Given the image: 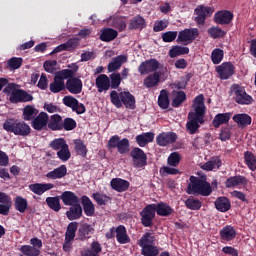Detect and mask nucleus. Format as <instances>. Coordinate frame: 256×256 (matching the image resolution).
<instances>
[{
  "mask_svg": "<svg viewBox=\"0 0 256 256\" xmlns=\"http://www.w3.org/2000/svg\"><path fill=\"white\" fill-rule=\"evenodd\" d=\"M214 205L217 211H220V213H227V211L231 209V200L225 196H220L216 199Z\"/></svg>",
  "mask_w": 256,
  "mask_h": 256,
  "instance_id": "nucleus-34",
  "label": "nucleus"
},
{
  "mask_svg": "<svg viewBox=\"0 0 256 256\" xmlns=\"http://www.w3.org/2000/svg\"><path fill=\"white\" fill-rule=\"evenodd\" d=\"M184 203L187 209L191 211H199L202 207L201 200L195 198H188Z\"/></svg>",
  "mask_w": 256,
  "mask_h": 256,
  "instance_id": "nucleus-56",
  "label": "nucleus"
},
{
  "mask_svg": "<svg viewBox=\"0 0 256 256\" xmlns=\"http://www.w3.org/2000/svg\"><path fill=\"white\" fill-rule=\"evenodd\" d=\"M141 247V254L144 256H158L159 255V247L155 246V244H150Z\"/></svg>",
  "mask_w": 256,
  "mask_h": 256,
  "instance_id": "nucleus-52",
  "label": "nucleus"
},
{
  "mask_svg": "<svg viewBox=\"0 0 256 256\" xmlns=\"http://www.w3.org/2000/svg\"><path fill=\"white\" fill-rule=\"evenodd\" d=\"M46 204L49 209L55 211V213H59V211H61V196L47 197Z\"/></svg>",
  "mask_w": 256,
  "mask_h": 256,
  "instance_id": "nucleus-45",
  "label": "nucleus"
},
{
  "mask_svg": "<svg viewBox=\"0 0 256 256\" xmlns=\"http://www.w3.org/2000/svg\"><path fill=\"white\" fill-rule=\"evenodd\" d=\"M108 79H110V89H119L121 81H123L121 73L119 72H113L108 76Z\"/></svg>",
  "mask_w": 256,
  "mask_h": 256,
  "instance_id": "nucleus-51",
  "label": "nucleus"
},
{
  "mask_svg": "<svg viewBox=\"0 0 256 256\" xmlns=\"http://www.w3.org/2000/svg\"><path fill=\"white\" fill-rule=\"evenodd\" d=\"M4 93L9 95L10 103H29V101H33V95L23 89H17V85L15 83L8 84L4 88Z\"/></svg>",
  "mask_w": 256,
  "mask_h": 256,
  "instance_id": "nucleus-5",
  "label": "nucleus"
},
{
  "mask_svg": "<svg viewBox=\"0 0 256 256\" xmlns=\"http://www.w3.org/2000/svg\"><path fill=\"white\" fill-rule=\"evenodd\" d=\"M244 161L250 171H256V156L251 151L244 153Z\"/></svg>",
  "mask_w": 256,
  "mask_h": 256,
  "instance_id": "nucleus-49",
  "label": "nucleus"
},
{
  "mask_svg": "<svg viewBox=\"0 0 256 256\" xmlns=\"http://www.w3.org/2000/svg\"><path fill=\"white\" fill-rule=\"evenodd\" d=\"M196 37H199V29L186 28L179 32L177 43H193Z\"/></svg>",
  "mask_w": 256,
  "mask_h": 256,
  "instance_id": "nucleus-14",
  "label": "nucleus"
},
{
  "mask_svg": "<svg viewBox=\"0 0 256 256\" xmlns=\"http://www.w3.org/2000/svg\"><path fill=\"white\" fill-rule=\"evenodd\" d=\"M131 183L123 178H113L110 181V186L117 193H125L130 187Z\"/></svg>",
  "mask_w": 256,
  "mask_h": 256,
  "instance_id": "nucleus-22",
  "label": "nucleus"
},
{
  "mask_svg": "<svg viewBox=\"0 0 256 256\" xmlns=\"http://www.w3.org/2000/svg\"><path fill=\"white\" fill-rule=\"evenodd\" d=\"M27 207H29L27 199L22 196H16L14 198V209L16 211H19V213H25L27 211Z\"/></svg>",
  "mask_w": 256,
  "mask_h": 256,
  "instance_id": "nucleus-44",
  "label": "nucleus"
},
{
  "mask_svg": "<svg viewBox=\"0 0 256 256\" xmlns=\"http://www.w3.org/2000/svg\"><path fill=\"white\" fill-rule=\"evenodd\" d=\"M155 140V133L145 132L136 136V143L139 147H146L148 143H153Z\"/></svg>",
  "mask_w": 256,
  "mask_h": 256,
  "instance_id": "nucleus-38",
  "label": "nucleus"
},
{
  "mask_svg": "<svg viewBox=\"0 0 256 256\" xmlns=\"http://www.w3.org/2000/svg\"><path fill=\"white\" fill-rule=\"evenodd\" d=\"M156 213L159 217H169V215H173V208L165 202L146 205L140 212V221L143 227H153Z\"/></svg>",
  "mask_w": 256,
  "mask_h": 256,
  "instance_id": "nucleus-1",
  "label": "nucleus"
},
{
  "mask_svg": "<svg viewBox=\"0 0 256 256\" xmlns=\"http://www.w3.org/2000/svg\"><path fill=\"white\" fill-rule=\"evenodd\" d=\"M92 199L99 205L100 207L103 205H107V203H110L111 197L107 196L106 194L95 192L92 194Z\"/></svg>",
  "mask_w": 256,
  "mask_h": 256,
  "instance_id": "nucleus-53",
  "label": "nucleus"
},
{
  "mask_svg": "<svg viewBox=\"0 0 256 256\" xmlns=\"http://www.w3.org/2000/svg\"><path fill=\"white\" fill-rule=\"evenodd\" d=\"M216 73L219 79L227 81V79H231L235 75V65L231 62H224L216 67Z\"/></svg>",
  "mask_w": 256,
  "mask_h": 256,
  "instance_id": "nucleus-11",
  "label": "nucleus"
},
{
  "mask_svg": "<svg viewBox=\"0 0 256 256\" xmlns=\"http://www.w3.org/2000/svg\"><path fill=\"white\" fill-rule=\"evenodd\" d=\"M131 144L129 142V139L123 138L118 143L117 151L120 155H125L129 153Z\"/></svg>",
  "mask_w": 256,
  "mask_h": 256,
  "instance_id": "nucleus-57",
  "label": "nucleus"
},
{
  "mask_svg": "<svg viewBox=\"0 0 256 256\" xmlns=\"http://www.w3.org/2000/svg\"><path fill=\"white\" fill-rule=\"evenodd\" d=\"M66 217L69 221H77L83 217V207L81 203L70 206L69 210L66 212Z\"/></svg>",
  "mask_w": 256,
  "mask_h": 256,
  "instance_id": "nucleus-27",
  "label": "nucleus"
},
{
  "mask_svg": "<svg viewBox=\"0 0 256 256\" xmlns=\"http://www.w3.org/2000/svg\"><path fill=\"white\" fill-rule=\"evenodd\" d=\"M77 128V122L73 118H65L62 120V130L64 131H73Z\"/></svg>",
  "mask_w": 256,
  "mask_h": 256,
  "instance_id": "nucleus-62",
  "label": "nucleus"
},
{
  "mask_svg": "<svg viewBox=\"0 0 256 256\" xmlns=\"http://www.w3.org/2000/svg\"><path fill=\"white\" fill-rule=\"evenodd\" d=\"M123 63H127L126 55H118L114 57L112 61L108 64V73H115V71H119Z\"/></svg>",
  "mask_w": 256,
  "mask_h": 256,
  "instance_id": "nucleus-29",
  "label": "nucleus"
},
{
  "mask_svg": "<svg viewBox=\"0 0 256 256\" xmlns=\"http://www.w3.org/2000/svg\"><path fill=\"white\" fill-rule=\"evenodd\" d=\"M67 146V141H65L63 138H56L50 142L51 149L58 152L66 148Z\"/></svg>",
  "mask_w": 256,
  "mask_h": 256,
  "instance_id": "nucleus-58",
  "label": "nucleus"
},
{
  "mask_svg": "<svg viewBox=\"0 0 256 256\" xmlns=\"http://www.w3.org/2000/svg\"><path fill=\"white\" fill-rule=\"evenodd\" d=\"M48 129L51 131H63V117L59 114L48 116Z\"/></svg>",
  "mask_w": 256,
  "mask_h": 256,
  "instance_id": "nucleus-26",
  "label": "nucleus"
},
{
  "mask_svg": "<svg viewBox=\"0 0 256 256\" xmlns=\"http://www.w3.org/2000/svg\"><path fill=\"white\" fill-rule=\"evenodd\" d=\"M110 100L111 103L114 104L115 107H117V109H121V107H124L126 109H135L136 105V101H135V96H133V94H131V92L129 91H123L118 93L117 91L113 90L110 93Z\"/></svg>",
  "mask_w": 256,
  "mask_h": 256,
  "instance_id": "nucleus-3",
  "label": "nucleus"
},
{
  "mask_svg": "<svg viewBox=\"0 0 256 256\" xmlns=\"http://www.w3.org/2000/svg\"><path fill=\"white\" fill-rule=\"evenodd\" d=\"M234 123H237L238 127H248V125H251V116L248 114L242 113V114H236L232 117Z\"/></svg>",
  "mask_w": 256,
  "mask_h": 256,
  "instance_id": "nucleus-42",
  "label": "nucleus"
},
{
  "mask_svg": "<svg viewBox=\"0 0 256 256\" xmlns=\"http://www.w3.org/2000/svg\"><path fill=\"white\" fill-rule=\"evenodd\" d=\"M49 123V114L40 112L31 122V127L35 131H43L47 129Z\"/></svg>",
  "mask_w": 256,
  "mask_h": 256,
  "instance_id": "nucleus-15",
  "label": "nucleus"
},
{
  "mask_svg": "<svg viewBox=\"0 0 256 256\" xmlns=\"http://www.w3.org/2000/svg\"><path fill=\"white\" fill-rule=\"evenodd\" d=\"M249 180L245 176L236 175L231 176L225 181V187L227 189H233V187H239V185H247Z\"/></svg>",
  "mask_w": 256,
  "mask_h": 256,
  "instance_id": "nucleus-25",
  "label": "nucleus"
},
{
  "mask_svg": "<svg viewBox=\"0 0 256 256\" xmlns=\"http://www.w3.org/2000/svg\"><path fill=\"white\" fill-rule=\"evenodd\" d=\"M233 113L226 112V113H219L217 114L214 119L212 120V125L215 129H219L221 125H227L229 121L231 120V116Z\"/></svg>",
  "mask_w": 256,
  "mask_h": 256,
  "instance_id": "nucleus-30",
  "label": "nucleus"
},
{
  "mask_svg": "<svg viewBox=\"0 0 256 256\" xmlns=\"http://www.w3.org/2000/svg\"><path fill=\"white\" fill-rule=\"evenodd\" d=\"M223 57H225V52L220 48H215L211 54V61L214 65H219L223 61Z\"/></svg>",
  "mask_w": 256,
  "mask_h": 256,
  "instance_id": "nucleus-59",
  "label": "nucleus"
},
{
  "mask_svg": "<svg viewBox=\"0 0 256 256\" xmlns=\"http://www.w3.org/2000/svg\"><path fill=\"white\" fill-rule=\"evenodd\" d=\"M139 247H145L146 245H155V235L151 232H146L138 241Z\"/></svg>",
  "mask_w": 256,
  "mask_h": 256,
  "instance_id": "nucleus-54",
  "label": "nucleus"
},
{
  "mask_svg": "<svg viewBox=\"0 0 256 256\" xmlns=\"http://www.w3.org/2000/svg\"><path fill=\"white\" fill-rule=\"evenodd\" d=\"M39 115V110L37 108H34L31 105H27L23 109V119L24 121H33L35 117Z\"/></svg>",
  "mask_w": 256,
  "mask_h": 256,
  "instance_id": "nucleus-46",
  "label": "nucleus"
},
{
  "mask_svg": "<svg viewBox=\"0 0 256 256\" xmlns=\"http://www.w3.org/2000/svg\"><path fill=\"white\" fill-rule=\"evenodd\" d=\"M55 185L51 183H34L29 185V189L34 193L35 195H43L46 191H51Z\"/></svg>",
  "mask_w": 256,
  "mask_h": 256,
  "instance_id": "nucleus-28",
  "label": "nucleus"
},
{
  "mask_svg": "<svg viewBox=\"0 0 256 256\" xmlns=\"http://www.w3.org/2000/svg\"><path fill=\"white\" fill-rule=\"evenodd\" d=\"M81 203L83 206V211L86 217H93L95 215V205L87 195L81 197Z\"/></svg>",
  "mask_w": 256,
  "mask_h": 256,
  "instance_id": "nucleus-32",
  "label": "nucleus"
},
{
  "mask_svg": "<svg viewBox=\"0 0 256 256\" xmlns=\"http://www.w3.org/2000/svg\"><path fill=\"white\" fill-rule=\"evenodd\" d=\"M78 69H79V66L75 65L74 70L64 69V70L58 71L54 75L53 82L50 83L51 93H61V91H65L66 90L65 79H69V77H74Z\"/></svg>",
  "mask_w": 256,
  "mask_h": 256,
  "instance_id": "nucleus-4",
  "label": "nucleus"
},
{
  "mask_svg": "<svg viewBox=\"0 0 256 256\" xmlns=\"http://www.w3.org/2000/svg\"><path fill=\"white\" fill-rule=\"evenodd\" d=\"M60 199L62 200V203L68 207H72L73 205H79L81 203V199H79L75 192L72 191H64L60 195Z\"/></svg>",
  "mask_w": 256,
  "mask_h": 256,
  "instance_id": "nucleus-23",
  "label": "nucleus"
},
{
  "mask_svg": "<svg viewBox=\"0 0 256 256\" xmlns=\"http://www.w3.org/2000/svg\"><path fill=\"white\" fill-rule=\"evenodd\" d=\"M4 131L8 133H14V135H20L21 137H27L31 134V127L24 121L17 119H7L3 124Z\"/></svg>",
  "mask_w": 256,
  "mask_h": 256,
  "instance_id": "nucleus-6",
  "label": "nucleus"
},
{
  "mask_svg": "<svg viewBox=\"0 0 256 256\" xmlns=\"http://www.w3.org/2000/svg\"><path fill=\"white\" fill-rule=\"evenodd\" d=\"M168 165L170 167H177L181 163V155L178 152H172L168 157Z\"/></svg>",
  "mask_w": 256,
  "mask_h": 256,
  "instance_id": "nucleus-63",
  "label": "nucleus"
},
{
  "mask_svg": "<svg viewBox=\"0 0 256 256\" xmlns=\"http://www.w3.org/2000/svg\"><path fill=\"white\" fill-rule=\"evenodd\" d=\"M74 145L77 155H80V157H87V146H85L83 140H75Z\"/></svg>",
  "mask_w": 256,
  "mask_h": 256,
  "instance_id": "nucleus-61",
  "label": "nucleus"
},
{
  "mask_svg": "<svg viewBox=\"0 0 256 256\" xmlns=\"http://www.w3.org/2000/svg\"><path fill=\"white\" fill-rule=\"evenodd\" d=\"M12 205L13 201L11 200V196L5 192H0V215H9Z\"/></svg>",
  "mask_w": 256,
  "mask_h": 256,
  "instance_id": "nucleus-20",
  "label": "nucleus"
},
{
  "mask_svg": "<svg viewBox=\"0 0 256 256\" xmlns=\"http://www.w3.org/2000/svg\"><path fill=\"white\" fill-rule=\"evenodd\" d=\"M159 69V61L157 59H149L142 62L139 67L138 71L140 75H147L149 73H155Z\"/></svg>",
  "mask_w": 256,
  "mask_h": 256,
  "instance_id": "nucleus-18",
  "label": "nucleus"
},
{
  "mask_svg": "<svg viewBox=\"0 0 256 256\" xmlns=\"http://www.w3.org/2000/svg\"><path fill=\"white\" fill-rule=\"evenodd\" d=\"M221 165H223V163L221 162V158L216 157L210 159L208 162L203 164L201 168L203 169V171H213V169H219Z\"/></svg>",
  "mask_w": 256,
  "mask_h": 256,
  "instance_id": "nucleus-47",
  "label": "nucleus"
},
{
  "mask_svg": "<svg viewBox=\"0 0 256 256\" xmlns=\"http://www.w3.org/2000/svg\"><path fill=\"white\" fill-rule=\"evenodd\" d=\"M208 35L212 39H221V37L227 35V32L219 27L212 26L210 29H208Z\"/></svg>",
  "mask_w": 256,
  "mask_h": 256,
  "instance_id": "nucleus-60",
  "label": "nucleus"
},
{
  "mask_svg": "<svg viewBox=\"0 0 256 256\" xmlns=\"http://www.w3.org/2000/svg\"><path fill=\"white\" fill-rule=\"evenodd\" d=\"M130 157H132L134 167L138 169L147 165V154L139 147H135L131 150Z\"/></svg>",
  "mask_w": 256,
  "mask_h": 256,
  "instance_id": "nucleus-13",
  "label": "nucleus"
},
{
  "mask_svg": "<svg viewBox=\"0 0 256 256\" xmlns=\"http://www.w3.org/2000/svg\"><path fill=\"white\" fill-rule=\"evenodd\" d=\"M128 27L130 31H134V30L143 31V29L147 27V22L145 21V18H143V16L136 15L130 20Z\"/></svg>",
  "mask_w": 256,
  "mask_h": 256,
  "instance_id": "nucleus-31",
  "label": "nucleus"
},
{
  "mask_svg": "<svg viewBox=\"0 0 256 256\" xmlns=\"http://www.w3.org/2000/svg\"><path fill=\"white\" fill-rule=\"evenodd\" d=\"M103 251V247L98 241H93L90 244V248H84L81 252V256H99V253Z\"/></svg>",
  "mask_w": 256,
  "mask_h": 256,
  "instance_id": "nucleus-33",
  "label": "nucleus"
},
{
  "mask_svg": "<svg viewBox=\"0 0 256 256\" xmlns=\"http://www.w3.org/2000/svg\"><path fill=\"white\" fill-rule=\"evenodd\" d=\"M169 57L175 59V57H181V55H189V47L175 45L169 50Z\"/></svg>",
  "mask_w": 256,
  "mask_h": 256,
  "instance_id": "nucleus-41",
  "label": "nucleus"
},
{
  "mask_svg": "<svg viewBox=\"0 0 256 256\" xmlns=\"http://www.w3.org/2000/svg\"><path fill=\"white\" fill-rule=\"evenodd\" d=\"M205 123V116L198 115L193 112L188 113V121L186 123V130L189 135L199 133V128Z\"/></svg>",
  "mask_w": 256,
  "mask_h": 256,
  "instance_id": "nucleus-9",
  "label": "nucleus"
},
{
  "mask_svg": "<svg viewBox=\"0 0 256 256\" xmlns=\"http://www.w3.org/2000/svg\"><path fill=\"white\" fill-rule=\"evenodd\" d=\"M119 35V32L113 28H104L101 30L100 34V41H103L104 43H110V41H115L117 39V36Z\"/></svg>",
  "mask_w": 256,
  "mask_h": 256,
  "instance_id": "nucleus-35",
  "label": "nucleus"
},
{
  "mask_svg": "<svg viewBox=\"0 0 256 256\" xmlns=\"http://www.w3.org/2000/svg\"><path fill=\"white\" fill-rule=\"evenodd\" d=\"M67 175V166L65 164L58 168L48 172L46 174L47 179H63Z\"/></svg>",
  "mask_w": 256,
  "mask_h": 256,
  "instance_id": "nucleus-39",
  "label": "nucleus"
},
{
  "mask_svg": "<svg viewBox=\"0 0 256 256\" xmlns=\"http://www.w3.org/2000/svg\"><path fill=\"white\" fill-rule=\"evenodd\" d=\"M66 89L72 95H79L83 91V81L80 78L71 76L67 78Z\"/></svg>",
  "mask_w": 256,
  "mask_h": 256,
  "instance_id": "nucleus-16",
  "label": "nucleus"
},
{
  "mask_svg": "<svg viewBox=\"0 0 256 256\" xmlns=\"http://www.w3.org/2000/svg\"><path fill=\"white\" fill-rule=\"evenodd\" d=\"M233 12L229 10H220L214 14V22L217 25H229L233 21Z\"/></svg>",
  "mask_w": 256,
  "mask_h": 256,
  "instance_id": "nucleus-19",
  "label": "nucleus"
},
{
  "mask_svg": "<svg viewBox=\"0 0 256 256\" xmlns=\"http://www.w3.org/2000/svg\"><path fill=\"white\" fill-rule=\"evenodd\" d=\"M80 39L77 37H72L68 39L65 43L58 45L53 49L50 55H55V53H61V51H69L73 53L77 47L80 45Z\"/></svg>",
  "mask_w": 256,
  "mask_h": 256,
  "instance_id": "nucleus-12",
  "label": "nucleus"
},
{
  "mask_svg": "<svg viewBox=\"0 0 256 256\" xmlns=\"http://www.w3.org/2000/svg\"><path fill=\"white\" fill-rule=\"evenodd\" d=\"M175 141H177V133L175 132H162L156 137V143L159 147L173 145Z\"/></svg>",
  "mask_w": 256,
  "mask_h": 256,
  "instance_id": "nucleus-17",
  "label": "nucleus"
},
{
  "mask_svg": "<svg viewBox=\"0 0 256 256\" xmlns=\"http://www.w3.org/2000/svg\"><path fill=\"white\" fill-rule=\"evenodd\" d=\"M235 237H237V230L231 225H227L220 230V238L222 241H233Z\"/></svg>",
  "mask_w": 256,
  "mask_h": 256,
  "instance_id": "nucleus-36",
  "label": "nucleus"
},
{
  "mask_svg": "<svg viewBox=\"0 0 256 256\" xmlns=\"http://www.w3.org/2000/svg\"><path fill=\"white\" fill-rule=\"evenodd\" d=\"M231 92L233 95V100L238 105H251L253 103V96L247 94L245 87L239 84H233L231 86Z\"/></svg>",
  "mask_w": 256,
  "mask_h": 256,
  "instance_id": "nucleus-7",
  "label": "nucleus"
},
{
  "mask_svg": "<svg viewBox=\"0 0 256 256\" xmlns=\"http://www.w3.org/2000/svg\"><path fill=\"white\" fill-rule=\"evenodd\" d=\"M79 102V100H77L75 97L68 95V96H64L62 103L66 106L69 107L70 109H75V106L77 105V103Z\"/></svg>",
  "mask_w": 256,
  "mask_h": 256,
  "instance_id": "nucleus-64",
  "label": "nucleus"
},
{
  "mask_svg": "<svg viewBox=\"0 0 256 256\" xmlns=\"http://www.w3.org/2000/svg\"><path fill=\"white\" fill-rule=\"evenodd\" d=\"M79 228V223L71 222L67 226V230L65 233V241H73L75 239V235L77 233V229Z\"/></svg>",
  "mask_w": 256,
  "mask_h": 256,
  "instance_id": "nucleus-48",
  "label": "nucleus"
},
{
  "mask_svg": "<svg viewBox=\"0 0 256 256\" xmlns=\"http://www.w3.org/2000/svg\"><path fill=\"white\" fill-rule=\"evenodd\" d=\"M115 237L116 241H118L120 245H127V243H131V238L129 237V234H127V228L123 225H119L117 228L112 227L106 233V239H113Z\"/></svg>",
  "mask_w": 256,
  "mask_h": 256,
  "instance_id": "nucleus-8",
  "label": "nucleus"
},
{
  "mask_svg": "<svg viewBox=\"0 0 256 256\" xmlns=\"http://www.w3.org/2000/svg\"><path fill=\"white\" fill-rule=\"evenodd\" d=\"M169 105V92H167V90H161L158 96V107H160V109H169Z\"/></svg>",
  "mask_w": 256,
  "mask_h": 256,
  "instance_id": "nucleus-50",
  "label": "nucleus"
},
{
  "mask_svg": "<svg viewBox=\"0 0 256 256\" xmlns=\"http://www.w3.org/2000/svg\"><path fill=\"white\" fill-rule=\"evenodd\" d=\"M213 13H215L213 7L200 4L194 9V15H196L194 21L197 25H205V21H207V18L211 17Z\"/></svg>",
  "mask_w": 256,
  "mask_h": 256,
  "instance_id": "nucleus-10",
  "label": "nucleus"
},
{
  "mask_svg": "<svg viewBox=\"0 0 256 256\" xmlns=\"http://www.w3.org/2000/svg\"><path fill=\"white\" fill-rule=\"evenodd\" d=\"M186 193L188 195H201V197H209L213 193L211 183L207 181V176H190Z\"/></svg>",
  "mask_w": 256,
  "mask_h": 256,
  "instance_id": "nucleus-2",
  "label": "nucleus"
},
{
  "mask_svg": "<svg viewBox=\"0 0 256 256\" xmlns=\"http://www.w3.org/2000/svg\"><path fill=\"white\" fill-rule=\"evenodd\" d=\"M160 79H161V73L154 72L153 74L148 75L144 79V85L147 89H151V87H157V85H159Z\"/></svg>",
  "mask_w": 256,
  "mask_h": 256,
  "instance_id": "nucleus-40",
  "label": "nucleus"
},
{
  "mask_svg": "<svg viewBox=\"0 0 256 256\" xmlns=\"http://www.w3.org/2000/svg\"><path fill=\"white\" fill-rule=\"evenodd\" d=\"M187 101V94L184 91H176L172 92V102L171 106L174 108H178L180 105H183Z\"/></svg>",
  "mask_w": 256,
  "mask_h": 256,
  "instance_id": "nucleus-37",
  "label": "nucleus"
},
{
  "mask_svg": "<svg viewBox=\"0 0 256 256\" xmlns=\"http://www.w3.org/2000/svg\"><path fill=\"white\" fill-rule=\"evenodd\" d=\"M93 233H95V228H93L92 225L87 223L81 224L77 232L78 240L87 241L88 239H91Z\"/></svg>",
  "mask_w": 256,
  "mask_h": 256,
  "instance_id": "nucleus-21",
  "label": "nucleus"
},
{
  "mask_svg": "<svg viewBox=\"0 0 256 256\" xmlns=\"http://www.w3.org/2000/svg\"><path fill=\"white\" fill-rule=\"evenodd\" d=\"M20 251L25 256H39V255H41V250H39V248H35L31 245H22L20 247Z\"/></svg>",
  "mask_w": 256,
  "mask_h": 256,
  "instance_id": "nucleus-55",
  "label": "nucleus"
},
{
  "mask_svg": "<svg viewBox=\"0 0 256 256\" xmlns=\"http://www.w3.org/2000/svg\"><path fill=\"white\" fill-rule=\"evenodd\" d=\"M194 101L196 103V106L193 113L205 116V111L207 108L205 107V97L203 96V94L196 96Z\"/></svg>",
  "mask_w": 256,
  "mask_h": 256,
  "instance_id": "nucleus-43",
  "label": "nucleus"
},
{
  "mask_svg": "<svg viewBox=\"0 0 256 256\" xmlns=\"http://www.w3.org/2000/svg\"><path fill=\"white\" fill-rule=\"evenodd\" d=\"M95 84L98 89V93H103V91H109V89H111V80L106 74H100L97 76Z\"/></svg>",
  "mask_w": 256,
  "mask_h": 256,
  "instance_id": "nucleus-24",
  "label": "nucleus"
}]
</instances>
